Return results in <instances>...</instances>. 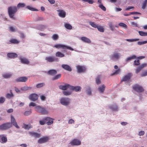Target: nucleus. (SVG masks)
<instances>
[{
	"mask_svg": "<svg viewBox=\"0 0 147 147\" xmlns=\"http://www.w3.org/2000/svg\"><path fill=\"white\" fill-rule=\"evenodd\" d=\"M8 12L9 18L15 20L14 15L18 11L17 7L15 6H10L8 8Z\"/></svg>",
	"mask_w": 147,
	"mask_h": 147,
	"instance_id": "nucleus-1",
	"label": "nucleus"
},
{
	"mask_svg": "<svg viewBox=\"0 0 147 147\" xmlns=\"http://www.w3.org/2000/svg\"><path fill=\"white\" fill-rule=\"evenodd\" d=\"M35 111L38 113H41L42 115H45L48 113L47 111L46 108L44 107L38 105L35 107Z\"/></svg>",
	"mask_w": 147,
	"mask_h": 147,
	"instance_id": "nucleus-2",
	"label": "nucleus"
},
{
	"mask_svg": "<svg viewBox=\"0 0 147 147\" xmlns=\"http://www.w3.org/2000/svg\"><path fill=\"white\" fill-rule=\"evenodd\" d=\"M132 88L134 90L138 92L141 93L144 91V89L143 88L137 84L133 86Z\"/></svg>",
	"mask_w": 147,
	"mask_h": 147,
	"instance_id": "nucleus-3",
	"label": "nucleus"
},
{
	"mask_svg": "<svg viewBox=\"0 0 147 147\" xmlns=\"http://www.w3.org/2000/svg\"><path fill=\"white\" fill-rule=\"evenodd\" d=\"M12 126L10 123H7L0 125V129L6 130L11 128Z\"/></svg>",
	"mask_w": 147,
	"mask_h": 147,
	"instance_id": "nucleus-4",
	"label": "nucleus"
},
{
	"mask_svg": "<svg viewBox=\"0 0 147 147\" xmlns=\"http://www.w3.org/2000/svg\"><path fill=\"white\" fill-rule=\"evenodd\" d=\"M54 47L58 49L60 48H62L63 49H67L71 51L74 50V49L71 48V47L61 44H58L55 45L54 46Z\"/></svg>",
	"mask_w": 147,
	"mask_h": 147,
	"instance_id": "nucleus-5",
	"label": "nucleus"
},
{
	"mask_svg": "<svg viewBox=\"0 0 147 147\" xmlns=\"http://www.w3.org/2000/svg\"><path fill=\"white\" fill-rule=\"evenodd\" d=\"M120 54L118 53H114L112 55L110 56V59L115 61L116 60L119 59L120 57Z\"/></svg>",
	"mask_w": 147,
	"mask_h": 147,
	"instance_id": "nucleus-6",
	"label": "nucleus"
},
{
	"mask_svg": "<svg viewBox=\"0 0 147 147\" xmlns=\"http://www.w3.org/2000/svg\"><path fill=\"white\" fill-rule=\"evenodd\" d=\"M49 139L50 138L48 136H46L39 139L38 141V142L40 144L45 143L47 142Z\"/></svg>",
	"mask_w": 147,
	"mask_h": 147,
	"instance_id": "nucleus-7",
	"label": "nucleus"
},
{
	"mask_svg": "<svg viewBox=\"0 0 147 147\" xmlns=\"http://www.w3.org/2000/svg\"><path fill=\"white\" fill-rule=\"evenodd\" d=\"M45 59L47 62L50 63H52L57 61V59L53 56L46 57Z\"/></svg>",
	"mask_w": 147,
	"mask_h": 147,
	"instance_id": "nucleus-8",
	"label": "nucleus"
},
{
	"mask_svg": "<svg viewBox=\"0 0 147 147\" xmlns=\"http://www.w3.org/2000/svg\"><path fill=\"white\" fill-rule=\"evenodd\" d=\"M77 71L78 73H82L85 72L86 70V67L83 66L78 65L76 66Z\"/></svg>",
	"mask_w": 147,
	"mask_h": 147,
	"instance_id": "nucleus-9",
	"label": "nucleus"
},
{
	"mask_svg": "<svg viewBox=\"0 0 147 147\" xmlns=\"http://www.w3.org/2000/svg\"><path fill=\"white\" fill-rule=\"evenodd\" d=\"M38 97V95L36 94H32L30 95L29 97V98L30 100L33 101H35L37 100Z\"/></svg>",
	"mask_w": 147,
	"mask_h": 147,
	"instance_id": "nucleus-10",
	"label": "nucleus"
},
{
	"mask_svg": "<svg viewBox=\"0 0 147 147\" xmlns=\"http://www.w3.org/2000/svg\"><path fill=\"white\" fill-rule=\"evenodd\" d=\"M60 102L63 105H67L69 102V100L68 98H63L61 99Z\"/></svg>",
	"mask_w": 147,
	"mask_h": 147,
	"instance_id": "nucleus-11",
	"label": "nucleus"
},
{
	"mask_svg": "<svg viewBox=\"0 0 147 147\" xmlns=\"http://www.w3.org/2000/svg\"><path fill=\"white\" fill-rule=\"evenodd\" d=\"M132 75L131 73H129L127 74L121 80L122 81H129L132 76Z\"/></svg>",
	"mask_w": 147,
	"mask_h": 147,
	"instance_id": "nucleus-12",
	"label": "nucleus"
},
{
	"mask_svg": "<svg viewBox=\"0 0 147 147\" xmlns=\"http://www.w3.org/2000/svg\"><path fill=\"white\" fill-rule=\"evenodd\" d=\"M72 146L79 145L81 144V142L77 139H74L69 143Z\"/></svg>",
	"mask_w": 147,
	"mask_h": 147,
	"instance_id": "nucleus-13",
	"label": "nucleus"
},
{
	"mask_svg": "<svg viewBox=\"0 0 147 147\" xmlns=\"http://www.w3.org/2000/svg\"><path fill=\"white\" fill-rule=\"evenodd\" d=\"M28 78L26 77H22L18 78L16 80V81L17 82H24L27 81Z\"/></svg>",
	"mask_w": 147,
	"mask_h": 147,
	"instance_id": "nucleus-14",
	"label": "nucleus"
},
{
	"mask_svg": "<svg viewBox=\"0 0 147 147\" xmlns=\"http://www.w3.org/2000/svg\"><path fill=\"white\" fill-rule=\"evenodd\" d=\"M147 65V64L145 63H143L141 65L139 66L135 70V73L136 74L138 73L140 70L144 67H146Z\"/></svg>",
	"mask_w": 147,
	"mask_h": 147,
	"instance_id": "nucleus-15",
	"label": "nucleus"
},
{
	"mask_svg": "<svg viewBox=\"0 0 147 147\" xmlns=\"http://www.w3.org/2000/svg\"><path fill=\"white\" fill-rule=\"evenodd\" d=\"M7 141V138L4 134L0 135V142L2 143H5Z\"/></svg>",
	"mask_w": 147,
	"mask_h": 147,
	"instance_id": "nucleus-16",
	"label": "nucleus"
},
{
	"mask_svg": "<svg viewBox=\"0 0 147 147\" xmlns=\"http://www.w3.org/2000/svg\"><path fill=\"white\" fill-rule=\"evenodd\" d=\"M11 124H13V125L17 128H19V127L18 125L17 122L16 121L14 117L12 115H11Z\"/></svg>",
	"mask_w": 147,
	"mask_h": 147,
	"instance_id": "nucleus-17",
	"label": "nucleus"
},
{
	"mask_svg": "<svg viewBox=\"0 0 147 147\" xmlns=\"http://www.w3.org/2000/svg\"><path fill=\"white\" fill-rule=\"evenodd\" d=\"M71 85L68 84H66L64 85H60L59 86V88L61 90H66L69 88L70 89Z\"/></svg>",
	"mask_w": 147,
	"mask_h": 147,
	"instance_id": "nucleus-18",
	"label": "nucleus"
},
{
	"mask_svg": "<svg viewBox=\"0 0 147 147\" xmlns=\"http://www.w3.org/2000/svg\"><path fill=\"white\" fill-rule=\"evenodd\" d=\"M62 67L64 69L71 71H72L71 67L68 65L67 64H62L61 65Z\"/></svg>",
	"mask_w": 147,
	"mask_h": 147,
	"instance_id": "nucleus-19",
	"label": "nucleus"
},
{
	"mask_svg": "<svg viewBox=\"0 0 147 147\" xmlns=\"http://www.w3.org/2000/svg\"><path fill=\"white\" fill-rule=\"evenodd\" d=\"M30 135L35 138H39L40 136V134L36 132L30 131L29 132Z\"/></svg>",
	"mask_w": 147,
	"mask_h": 147,
	"instance_id": "nucleus-20",
	"label": "nucleus"
},
{
	"mask_svg": "<svg viewBox=\"0 0 147 147\" xmlns=\"http://www.w3.org/2000/svg\"><path fill=\"white\" fill-rule=\"evenodd\" d=\"M70 89L75 91L78 92L80 91L81 88L79 86H71Z\"/></svg>",
	"mask_w": 147,
	"mask_h": 147,
	"instance_id": "nucleus-21",
	"label": "nucleus"
},
{
	"mask_svg": "<svg viewBox=\"0 0 147 147\" xmlns=\"http://www.w3.org/2000/svg\"><path fill=\"white\" fill-rule=\"evenodd\" d=\"M8 57L11 58H16L18 56L17 54L13 53H8L7 54Z\"/></svg>",
	"mask_w": 147,
	"mask_h": 147,
	"instance_id": "nucleus-22",
	"label": "nucleus"
},
{
	"mask_svg": "<svg viewBox=\"0 0 147 147\" xmlns=\"http://www.w3.org/2000/svg\"><path fill=\"white\" fill-rule=\"evenodd\" d=\"M45 120L48 121L46 123L48 125H51L53 123V119L52 118L49 117H47L45 118Z\"/></svg>",
	"mask_w": 147,
	"mask_h": 147,
	"instance_id": "nucleus-23",
	"label": "nucleus"
},
{
	"mask_svg": "<svg viewBox=\"0 0 147 147\" xmlns=\"http://www.w3.org/2000/svg\"><path fill=\"white\" fill-rule=\"evenodd\" d=\"M57 11L59 12L58 15L60 17L62 18H65V17L66 14L65 12L63 10H57Z\"/></svg>",
	"mask_w": 147,
	"mask_h": 147,
	"instance_id": "nucleus-24",
	"label": "nucleus"
},
{
	"mask_svg": "<svg viewBox=\"0 0 147 147\" xmlns=\"http://www.w3.org/2000/svg\"><path fill=\"white\" fill-rule=\"evenodd\" d=\"M57 73V71L55 69H51L47 72V74L50 75L54 76Z\"/></svg>",
	"mask_w": 147,
	"mask_h": 147,
	"instance_id": "nucleus-25",
	"label": "nucleus"
},
{
	"mask_svg": "<svg viewBox=\"0 0 147 147\" xmlns=\"http://www.w3.org/2000/svg\"><path fill=\"white\" fill-rule=\"evenodd\" d=\"M20 59L21 62L23 63L28 64L30 63L29 61L26 58H23Z\"/></svg>",
	"mask_w": 147,
	"mask_h": 147,
	"instance_id": "nucleus-26",
	"label": "nucleus"
},
{
	"mask_svg": "<svg viewBox=\"0 0 147 147\" xmlns=\"http://www.w3.org/2000/svg\"><path fill=\"white\" fill-rule=\"evenodd\" d=\"M80 39L84 42L88 43L91 42L90 40L87 37H81Z\"/></svg>",
	"mask_w": 147,
	"mask_h": 147,
	"instance_id": "nucleus-27",
	"label": "nucleus"
},
{
	"mask_svg": "<svg viewBox=\"0 0 147 147\" xmlns=\"http://www.w3.org/2000/svg\"><path fill=\"white\" fill-rule=\"evenodd\" d=\"M12 75L10 73H5L3 75V77L5 78H10Z\"/></svg>",
	"mask_w": 147,
	"mask_h": 147,
	"instance_id": "nucleus-28",
	"label": "nucleus"
},
{
	"mask_svg": "<svg viewBox=\"0 0 147 147\" xmlns=\"http://www.w3.org/2000/svg\"><path fill=\"white\" fill-rule=\"evenodd\" d=\"M105 88V86L104 85H103L101 86L98 87V90L99 92H104Z\"/></svg>",
	"mask_w": 147,
	"mask_h": 147,
	"instance_id": "nucleus-29",
	"label": "nucleus"
},
{
	"mask_svg": "<svg viewBox=\"0 0 147 147\" xmlns=\"http://www.w3.org/2000/svg\"><path fill=\"white\" fill-rule=\"evenodd\" d=\"M10 44H18L19 42V41L16 39H12L9 41Z\"/></svg>",
	"mask_w": 147,
	"mask_h": 147,
	"instance_id": "nucleus-30",
	"label": "nucleus"
},
{
	"mask_svg": "<svg viewBox=\"0 0 147 147\" xmlns=\"http://www.w3.org/2000/svg\"><path fill=\"white\" fill-rule=\"evenodd\" d=\"M110 108L113 111H117V107L115 104L110 106Z\"/></svg>",
	"mask_w": 147,
	"mask_h": 147,
	"instance_id": "nucleus-31",
	"label": "nucleus"
},
{
	"mask_svg": "<svg viewBox=\"0 0 147 147\" xmlns=\"http://www.w3.org/2000/svg\"><path fill=\"white\" fill-rule=\"evenodd\" d=\"M61 74H58L55 76L53 77L52 78V80H57L59 78H60L61 77Z\"/></svg>",
	"mask_w": 147,
	"mask_h": 147,
	"instance_id": "nucleus-32",
	"label": "nucleus"
},
{
	"mask_svg": "<svg viewBox=\"0 0 147 147\" xmlns=\"http://www.w3.org/2000/svg\"><path fill=\"white\" fill-rule=\"evenodd\" d=\"M56 56L59 57H64L65 55L60 52H56L55 54Z\"/></svg>",
	"mask_w": 147,
	"mask_h": 147,
	"instance_id": "nucleus-33",
	"label": "nucleus"
},
{
	"mask_svg": "<svg viewBox=\"0 0 147 147\" xmlns=\"http://www.w3.org/2000/svg\"><path fill=\"white\" fill-rule=\"evenodd\" d=\"M64 26L66 28L68 29L71 30L72 28L71 26L68 23H65L64 24Z\"/></svg>",
	"mask_w": 147,
	"mask_h": 147,
	"instance_id": "nucleus-34",
	"label": "nucleus"
},
{
	"mask_svg": "<svg viewBox=\"0 0 147 147\" xmlns=\"http://www.w3.org/2000/svg\"><path fill=\"white\" fill-rule=\"evenodd\" d=\"M89 24L92 27L94 28H97L98 24H96L95 23L92 22H90L89 23Z\"/></svg>",
	"mask_w": 147,
	"mask_h": 147,
	"instance_id": "nucleus-35",
	"label": "nucleus"
},
{
	"mask_svg": "<svg viewBox=\"0 0 147 147\" xmlns=\"http://www.w3.org/2000/svg\"><path fill=\"white\" fill-rule=\"evenodd\" d=\"M108 25L112 31H114L115 30L114 26H113V24L111 22H109L108 24Z\"/></svg>",
	"mask_w": 147,
	"mask_h": 147,
	"instance_id": "nucleus-36",
	"label": "nucleus"
},
{
	"mask_svg": "<svg viewBox=\"0 0 147 147\" xmlns=\"http://www.w3.org/2000/svg\"><path fill=\"white\" fill-rule=\"evenodd\" d=\"M136 58V56L133 55L132 56L127 57L125 61L126 62L130 61L132 59H135Z\"/></svg>",
	"mask_w": 147,
	"mask_h": 147,
	"instance_id": "nucleus-37",
	"label": "nucleus"
},
{
	"mask_svg": "<svg viewBox=\"0 0 147 147\" xmlns=\"http://www.w3.org/2000/svg\"><path fill=\"white\" fill-rule=\"evenodd\" d=\"M138 33L140 35L142 36H147V32H144L142 31H139Z\"/></svg>",
	"mask_w": 147,
	"mask_h": 147,
	"instance_id": "nucleus-38",
	"label": "nucleus"
},
{
	"mask_svg": "<svg viewBox=\"0 0 147 147\" xmlns=\"http://www.w3.org/2000/svg\"><path fill=\"white\" fill-rule=\"evenodd\" d=\"M97 28L98 30L100 32H103L104 31V28L101 26L98 25Z\"/></svg>",
	"mask_w": 147,
	"mask_h": 147,
	"instance_id": "nucleus-39",
	"label": "nucleus"
},
{
	"mask_svg": "<svg viewBox=\"0 0 147 147\" xmlns=\"http://www.w3.org/2000/svg\"><path fill=\"white\" fill-rule=\"evenodd\" d=\"M32 127V125H26V124H24V126L23 127V128L26 129H29Z\"/></svg>",
	"mask_w": 147,
	"mask_h": 147,
	"instance_id": "nucleus-40",
	"label": "nucleus"
},
{
	"mask_svg": "<svg viewBox=\"0 0 147 147\" xmlns=\"http://www.w3.org/2000/svg\"><path fill=\"white\" fill-rule=\"evenodd\" d=\"M45 85V84L44 83H39L36 85V87L37 88H41Z\"/></svg>",
	"mask_w": 147,
	"mask_h": 147,
	"instance_id": "nucleus-41",
	"label": "nucleus"
},
{
	"mask_svg": "<svg viewBox=\"0 0 147 147\" xmlns=\"http://www.w3.org/2000/svg\"><path fill=\"white\" fill-rule=\"evenodd\" d=\"M121 71V69H119L115 70L113 73H112L111 74V76L117 74L119 73Z\"/></svg>",
	"mask_w": 147,
	"mask_h": 147,
	"instance_id": "nucleus-42",
	"label": "nucleus"
},
{
	"mask_svg": "<svg viewBox=\"0 0 147 147\" xmlns=\"http://www.w3.org/2000/svg\"><path fill=\"white\" fill-rule=\"evenodd\" d=\"M118 25L119 26L121 27L126 28H127V26L126 24L123 23H120Z\"/></svg>",
	"mask_w": 147,
	"mask_h": 147,
	"instance_id": "nucleus-43",
	"label": "nucleus"
},
{
	"mask_svg": "<svg viewBox=\"0 0 147 147\" xmlns=\"http://www.w3.org/2000/svg\"><path fill=\"white\" fill-rule=\"evenodd\" d=\"M10 94L7 93L6 94V97L7 98H9L13 96V94L11 92V90H10Z\"/></svg>",
	"mask_w": 147,
	"mask_h": 147,
	"instance_id": "nucleus-44",
	"label": "nucleus"
},
{
	"mask_svg": "<svg viewBox=\"0 0 147 147\" xmlns=\"http://www.w3.org/2000/svg\"><path fill=\"white\" fill-rule=\"evenodd\" d=\"M100 76H98L96 78V83L97 84H98L101 83V81L100 80Z\"/></svg>",
	"mask_w": 147,
	"mask_h": 147,
	"instance_id": "nucleus-45",
	"label": "nucleus"
},
{
	"mask_svg": "<svg viewBox=\"0 0 147 147\" xmlns=\"http://www.w3.org/2000/svg\"><path fill=\"white\" fill-rule=\"evenodd\" d=\"M25 6V5L24 3H19L17 5V7L18 8H19L20 7H24Z\"/></svg>",
	"mask_w": 147,
	"mask_h": 147,
	"instance_id": "nucleus-46",
	"label": "nucleus"
},
{
	"mask_svg": "<svg viewBox=\"0 0 147 147\" xmlns=\"http://www.w3.org/2000/svg\"><path fill=\"white\" fill-rule=\"evenodd\" d=\"M99 7L102 10L105 11H106V7L102 4H100L99 6Z\"/></svg>",
	"mask_w": 147,
	"mask_h": 147,
	"instance_id": "nucleus-47",
	"label": "nucleus"
},
{
	"mask_svg": "<svg viewBox=\"0 0 147 147\" xmlns=\"http://www.w3.org/2000/svg\"><path fill=\"white\" fill-rule=\"evenodd\" d=\"M71 92L69 91H64L63 92V94L65 96L69 95L71 94Z\"/></svg>",
	"mask_w": 147,
	"mask_h": 147,
	"instance_id": "nucleus-48",
	"label": "nucleus"
},
{
	"mask_svg": "<svg viewBox=\"0 0 147 147\" xmlns=\"http://www.w3.org/2000/svg\"><path fill=\"white\" fill-rule=\"evenodd\" d=\"M147 43V40L146 41H139L138 42V44L139 45H142L143 44H144Z\"/></svg>",
	"mask_w": 147,
	"mask_h": 147,
	"instance_id": "nucleus-49",
	"label": "nucleus"
},
{
	"mask_svg": "<svg viewBox=\"0 0 147 147\" xmlns=\"http://www.w3.org/2000/svg\"><path fill=\"white\" fill-rule=\"evenodd\" d=\"M26 7L28 9H29L30 10H32V11H37V9L32 8L30 6H27Z\"/></svg>",
	"mask_w": 147,
	"mask_h": 147,
	"instance_id": "nucleus-50",
	"label": "nucleus"
},
{
	"mask_svg": "<svg viewBox=\"0 0 147 147\" xmlns=\"http://www.w3.org/2000/svg\"><path fill=\"white\" fill-rule=\"evenodd\" d=\"M140 61L138 60L137 61L135 60L134 61V65L138 66L140 64Z\"/></svg>",
	"mask_w": 147,
	"mask_h": 147,
	"instance_id": "nucleus-51",
	"label": "nucleus"
},
{
	"mask_svg": "<svg viewBox=\"0 0 147 147\" xmlns=\"http://www.w3.org/2000/svg\"><path fill=\"white\" fill-rule=\"evenodd\" d=\"M139 39H127L126 40L129 42H134L137 41L139 40Z\"/></svg>",
	"mask_w": 147,
	"mask_h": 147,
	"instance_id": "nucleus-52",
	"label": "nucleus"
},
{
	"mask_svg": "<svg viewBox=\"0 0 147 147\" xmlns=\"http://www.w3.org/2000/svg\"><path fill=\"white\" fill-rule=\"evenodd\" d=\"M31 113V111H25L24 113V115L25 116H28L30 115Z\"/></svg>",
	"mask_w": 147,
	"mask_h": 147,
	"instance_id": "nucleus-53",
	"label": "nucleus"
},
{
	"mask_svg": "<svg viewBox=\"0 0 147 147\" xmlns=\"http://www.w3.org/2000/svg\"><path fill=\"white\" fill-rule=\"evenodd\" d=\"M88 94L90 95L91 94V90L90 88L89 87H88L87 88V89L86 90Z\"/></svg>",
	"mask_w": 147,
	"mask_h": 147,
	"instance_id": "nucleus-54",
	"label": "nucleus"
},
{
	"mask_svg": "<svg viewBox=\"0 0 147 147\" xmlns=\"http://www.w3.org/2000/svg\"><path fill=\"white\" fill-rule=\"evenodd\" d=\"M5 100V98L3 97H1L0 98V104L3 103Z\"/></svg>",
	"mask_w": 147,
	"mask_h": 147,
	"instance_id": "nucleus-55",
	"label": "nucleus"
},
{
	"mask_svg": "<svg viewBox=\"0 0 147 147\" xmlns=\"http://www.w3.org/2000/svg\"><path fill=\"white\" fill-rule=\"evenodd\" d=\"M147 3V0H146L143 3V5L142 6V8L144 9L145 8V7L146 5V3Z\"/></svg>",
	"mask_w": 147,
	"mask_h": 147,
	"instance_id": "nucleus-56",
	"label": "nucleus"
},
{
	"mask_svg": "<svg viewBox=\"0 0 147 147\" xmlns=\"http://www.w3.org/2000/svg\"><path fill=\"white\" fill-rule=\"evenodd\" d=\"M9 30L10 31L14 32L15 31V29L12 26H10L9 28Z\"/></svg>",
	"mask_w": 147,
	"mask_h": 147,
	"instance_id": "nucleus-57",
	"label": "nucleus"
},
{
	"mask_svg": "<svg viewBox=\"0 0 147 147\" xmlns=\"http://www.w3.org/2000/svg\"><path fill=\"white\" fill-rule=\"evenodd\" d=\"M147 76V70L142 73L141 75V77L145 76Z\"/></svg>",
	"mask_w": 147,
	"mask_h": 147,
	"instance_id": "nucleus-58",
	"label": "nucleus"
},
{
	"mask_svg": "<svg viewBox=\"0 0 147 147\" xmlns=\"http://www.w3.org/2000/svg\"><path fill=\"white\" fill-rule=\"evenodd\" d=\"M83 1L88 2L90 4H91L93 3V1L92 0H83Z\"/></svg>",
	"mask_w": 147,
	"mask_h": 147,
	"instance_id": "nucleus-59",
	"label": "nucleus"
},
{
	"mask_svg": "<svg viewBox=\"0 0 147 147\" xmlns=\"http://www.w3.org/2000/svg\"><path fill=\"white\" fill-rule=\"evenodd\" d=\"M145 132L143 131H141L139 133L138 135L140 136H143Z\"/></svg>",
	"mask_w": 147,
	"mask_h": 147,
	"instance_id": "nucleus-60",
	"label": "nucleus"
},
{
	"mask_svg": "<svg viewBox=\"0 0 147 147\" xmlns=\"http://www.w3.org/2000/svg\"><path fill=\"white\" fill-rule=\"evenodd\" d=\"M74 121L72 119H70L68 121V123L69 124H72L73 123H74Z\"/></svg>",
	"mask_w": 147,
	"mask_h": 147,
	"instance_id": "nucleus-61",
	"label": "nucleus"
},
{
	"mask_svg": "<svg viewBox=\"0 0 147 147\" xmlns=\"http://www.w3.org/2000/svg\"><path fill=\"white\" fill-rule=\"evenodd\" d=\"M40 98L42 100H45L46 98V97L44 95H41L40 96Z\"/></svg>",
	"mask_w": 147,
	"mask_h": 147,
	"instance_id": "nucleus-62",
	"label": "nucleus"
},
{
	"mask_svg": "<svg viewBox=\"0 0 147 147\" xmlns=\"http://www.w3.org/2000/svg\"><path fill=\"white\" fill-rule=\"evenodd\" d=\"M29 106H36V104L34 102H31L29 105Z\"/></svg>",
	"mask_w": 147,
	"mask_h": 147,
	"instance_id": "nucleus-63",
	"label": "nucleus"
},
{
	"mask_svg": "<svg viewBox=\"0 0 147 147\" xmlns=\"http://www.w3.org/2000/svg\"><path fill=\"white\" fill-rule=\"evenodd\" d=\"M21 90H27V86H24L21 88Z\"/></svg>",
	"mask_w": 147,
	"mask_h": 147,
	"instance_id": "nucleus-64",
	"label": "nucleus"
}]
</instances>
